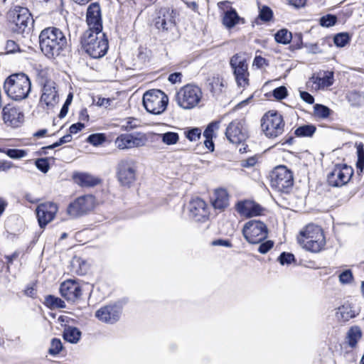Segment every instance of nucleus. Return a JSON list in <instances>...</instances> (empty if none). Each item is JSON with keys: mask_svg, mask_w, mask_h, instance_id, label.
<instances>
[{"mask_svg": "<svg viewBox=\"0 0 364 364\" xmlns=\"http://www.w3.org/2000/svg\"><path fill=\"white\" fill-rule=\"evenodd\" d=\"M42 53L48 58L58 56L68 48V41L63 32L56 27H48L39 35Z\"/></svg>", "mask_w": 364, "mask_h": 364, "instance_id": "nucleus-1", "label": "nucleus"}, {"mask_svg": "<svg viewBox=\"0 0 364 364\" xmlns=\"http://www.w3.org/2000/svg\"><path fill=\"white\" fill-rule=\"evenodd\" d=\"M31 88L29 77L24 73H14L5 80L4 89L6 95L14 100L20 101L28 97Z\"/></svg>", "mask_w": 364, "mask_h": 364, "instance_id": "nucleus-2", "label": "nucleus"}, {"mask_svg": "<svg viewBox=\"0 0 364 364\" xmlns=\"http://www.w3.org/2000/svg\"><path fill=\"white\" fill-rule=\"evenodd\" d=\"M298 242L306 250L317 253L326 245V240L321 227L309 224L300 232Z\"/></svg>", "mask_w": 364, "mask_h": 364, "instance_id": "nucleus-3", "label": "nucleus"}, {"mask_svg": "<svg viewBox=\"0 0 364 364\" xmlns=\"http://www.w3.org/2000/svg\"><path fill=\"white\" fill-rule=\"evenodd\" d=\"M81 44L85 51L93 58L104 56L108 50L107 39L102 31L87 30L81 38Z\"/></svg>", "mask_w": 364, "mask_h": 364, "instance_id": "nucleus-4", "label": "nucleus"}, {"mask_svg": "<svg viewBox=\"0 0 364 364\" xmlns=\"http://www.w3.org/2000/svg\"><path fill=\"white\" fill-rule=\"evenodd\" d=\"M285 123L282 115L271 110L264 114L261 120V127L265 136L274 139L284 132Z\"/></svg>", "mask_w": 364, "mask_h": 364, "instance_id": "nucleus-5", "label": "nucleus"}, {"mask_svg": "<svg viewBox=\"0 0 364 364\" xmlns=\"http://www.w3.org/2000/svg\"><path fill=\"white\" fill-rule=\"evenodd\" d=\"M203 97L201 89L196 85L188 84L176 93V100L179 107L184 109L196 107Z\"/></svg>", "mask_w": 364, "mask_h": 364, "instance_id": "nucleus-6", "label": "nucleus"}, {"mask_svg": "<svg viewBox=\"0 0 364 364\" xmlns=\"http://www.w3.org/2000/svg\"><path fill=\"white\" fill-rule=\"evenodd\" d=\"M167 95L160 90H150L143 95V105L146 110L153 114L163 113L168 105Z\"/></svg>", "mask_w": 364, "mask_h": 364, "instance_id": "nucleus-7", "label": "nucleus"}, {"mask_svg": "<svg viewBox=\"0 0 364 364\" xmlns=\"http://www.w3.org/2000/svg\"><path fill=\"white\" fill-rule=\"evenodd\" d=\"M136 161L131 158L121 159L116 167L117 178L119 183L126 187L134 183L136 179Z\"/></svg>", "mask_w": 364, "mask_h": 364, "instance_id": "nucleus-8", "label": "nucleus"}, {"mask_svg": "<svg viewBox=\"0 0 364 364\" xmlns=\"http://www.w3.org/2000/svg\"><path fill=\"white\" fill-rule=\"evenodd\" d=\"M230 65L239 87L245 88L249 85L248 64L243 53L235 54L230 60Z\"/></svg>", "mask_w": 364, "mask_h": 364, "instance_id": "nucleus-9", "label": "nucleus"}, {"mask_svg": "<svg viewBox=\"0 0 364 364\" xmlns=\"http://www.w3.org/2000/svg\"><path fill=\"white\" fill-rule=\"evenodd\" d=\"M242 234L249 243L258 244L267 237L268 229L263 222L251 220L244 225Z\"/></svg>", "mask_w": 364, "mask_h": 364, "instance_id": "nucleus-10", "label": "nucleus"}, {"mask_svg": "<svg viewBox=\"0 0 364 364\" xmlns=\"http://www.w3.org/2000/svg\"><path fill=\"white\" fill-rule=\"evenodd\" d=\"M294 183L293 174L284 166L274 168L271 175V186L280 192H288Z\"/></svg>", "mask_w": 364, "mask_h": 364, "instance_id": "nucleus-11", "label": "nucleus"}, {"mask_svg": "<svg viewBox=\"0 0 364 364\" xmlns=\"http://www.w3.org/2000/svg\"><path fill=\"white\" fill-rule=\"evenodd\" d=\"M31 14L27 8L15 6L8 13V18L14 25L12 30L17 33H23L31 21Z\"/></svg>", "mask_w": 364, "mask_h": 364, "instance_id": "nucleus-12", "label": "nucleus"}, {"mask_svg": "<svg viewBox=\"0 0 364 364\" xmlns=\"http://www.w3.org/2000/svg\"><path fill=\"white\" fill-rule=\"evenodd\" d=\"M146 142V136L141 132L122 134L118 136L114 141L116 146L122 150L141 147L144 146Z\"/></svg>", "mask_w": 364, "mask_h": 364, "instance_id": "nucleus-13", "label": "nucleus"}, {"mask_svg": "<svg viewBox=\"0 0 364 364\" xmlns=\"http://www.w3.org/2000/svg\"><path fill=\"white\" fill-rule=\"evenodd\" d=\"M353 173V168L346 164H337L328 174L327 181L333 187H340L346 184Z\"/></svg>", "mask_w": 364, "mask_h": 364, "instance_id": "nucleus-14", "label": "nucleus"}, {"mask_svg": "<svg viewBox=\"0 0 364 364\" xmlns=\"http://www.w3.org/2000/svg\"><path fill=\"white\" fill-rule=\"evenodd\" d=\"M95 197L92 195H87L77 198L71 203L68 208V213L72 217H78L86 214L94 208Z\"/></svg>", "mask_w": 364, "mask_h": 364, "instance_id": "nucleus-15", "label": "nucleus"}, {"mask_svg": "<svg viewBox=\"0 0 364 364\" xmlns=\"http://www.w3.org/2000/svg\"><path fill=\"white\" fill-rule=\"evenodd\" d=\"M225 136L230 142L240 144L247 138V132L241 119L232 121L226 128Z\"/></svg>", "mask_w": 364, "mask_h": 364, "instance_id": "nucleus-16", "label": "nucleus"}, {"mask_svg": "<svg viewBox=\"0 0 364 364\" xmlns=\"http://www.w3.org/2000/svg\"><path fill=\"white\" fill-rule=\"evenodd\" d=\"M188 216L196 222L206 221L209 217V210L205 200L200 198L191 200L188 205Z\"/></svg>", "mask_w": 364, "mask_h": 364, "instance_id": "nucleus-17", "label": "nucleus"}, {"mask_svg": "<svg viewBox=\"0 0 364 364\" xmlns=\"http://www.w3.org/2000/svg\"><path fill=\"white\" fill-rule=\"evenodd\" d=\"M86 21L88 30L101 32L102 30V13L100 4L97 2L90 4L87 9Z\"/></svg>", "mask_w": 364, "mask_h": 364, "instance_id": "nucleus-18", "label": "nucleus"}, {"mask_svg": "<svg viewBox=\"0 0 364 364\" xmlns=\"http://www.w3.org/2000/svg\"><path fill=\"white\" fill-rule=\"evenodd\" d=\"M58 211V206L54 203H44L38 205L36 215L39 226L43 228L51 222Z\"/></svg>", "mask_w": 364, "mask_h": 364, "instance_id": "nucleus-19", "label": "nucleus"}, {"mask_svg": "<svg viewBox=\"0 0 364 364\" xmlns=\"http://www.w3.org/2000/svg\"><path fill=\"white\" fill-rule=\"evenodd\" d=\"M82 287L75 280L68 279L63 282L60 287V292L67 301L75 302L82 296Z\"/></svg>", "mask_w": 364, "mask_h": 364, "instance_id": "nucleus-20", "label": "nucleus"}, {"mask_svg": "<svg viewBox=\"0 0 364 364\" xmlns=\"http://www.w3.org/2000/svg\"><path fill=\"white\" fill-rule=\"evenodd\" d=\"M4 124L12 128L20 127L24 121V114L19 107L5 106L2 109Z\"/></svg>", "mask_w": 364, "mask_h": 364, "instance_id": "nucleus-21", "label": "nucleus"}, {"mask_svg": "<svg viewBox=\"0 0 364 364\" xmlns=\"http://www.w3.org/2000/svg\"><path fill=\"white\" fill-rule=\"evenodd\" d=\"M41 102L46 106L47 109L53 108L58 102L56 84L53 80H46L42 89Z\"/></svg>", "mask_w": 364, "mask_h": 364, "instance_id": "nucleus-22", "label": "nucleus"}, {"mask_svg": "<svg viewBox=\"0 0 364 364\" xmlns=\"http://www.w3.org/2000/svg\"><path fill=\"white\" fill-rule=\"evenodd\" d=\"M122 308L117 304L107 305L98 309L95 316L102 322L113 324L120 318Z\"/></svg>", "mask_w": 364, "mask_h": 364, "instance_id": "nucleus-23", "label": "nucleus"}, {"mask_svg": "<svg viewBox=\"0 0 364 364\" xmlns=\"http://www.w3.org/2000/svg\"><path fill=\"white\" fill-rule=\"evenodd\" d=\"M237 211L247 218L257 216L262 214L263 208L252 200H245L237 203Z\"/></svg>", "mask_w": 364, "mask_h": 364, "instance_id": "nucleus-24", "label": "nucleus"}, {"mask_svg": "<svg viewBox=\"0 0 364 364\" xmlns=\"http://www.w3.org/2000/svg\"><path fill=\"white\" fill-rule=\"evenodd\" d=\"M211 203L215 210L223 211L229 205V194L225 188H218L215 190L211 198Z\"/></svg>", "mask_w": 364, "mask_h": 364, "instance_id": "nucleus-25", "label": "nucleus"}, {"mask_svg": "<svg viewBox=\"0 0 364 364\" xmlns=\"http://www.w3.org/2000/svg\"><path fill=\"white\" fill-rule=\"evenodd\" d=\"M172 13L168 9L161 11L162 15L159 16L155 19V26L157 29L167 31L175 26V19Z\"/></svg>", "mask_w": 364, "mask_h": 364, "instance_id": "nucleus-26", "label": "nucleus"}, {"mask_svg": "<svg viewBox=\"0 0 364 364\" xmlns=\"http://www.w3.org/2000/svg\"><path fill=\"white\" fill-rule=\"evenodd\" d=\"M334 75L332 71L324 72L323 76L314 75L310 79L309 82L314 85L316 90L323 89L328 87L333 84Z\"/></svg>", "mask_w": 364, "mask_h": 364, "instance_id": "nucleus-27", "label": "nucleus"}, {"mask_svg": "<svg viewBox=\"0 0 364 364\" xmlns=\"http://www.w3.org/2000/svg\"><path fill=\"white\" fill-rule=\"evenodd\" d=\"M74 180L78 185L82 187H93L100 182L98 178L85 173L75 174Z\"/></svg>", "mask_w": 364, "mask_h": 364, "instance_id": "nucleus-28", "label": "nucleus"}, {"mask_svg": "<svg viewBox=\"0 0 364 364\" xmlns=\"http://www.w3.org/2000/svg\"><path fill=\"white\" fill-rule=\"evenodd\" d=\"M82 333L76 327L65 326L64 328L63 336V338L70 343H77L80 340Z\"/></svg>", "mask_w": 364, "mask_h": 364, "instance_id": "nucleus-29", "label": "nucleus"}, {"mask_svg": "<svg viewBox=\"0 0 364 364\" xmlns=\"http://www.w3.org/2000/svg\"><path fill=\"white\" fill-rule=\"evenodd\" d=\"M89 269L88 264L80 257H74L71 262V271L78 275H85Z\"/></svg>", "mask_w": 364, "mask_h": 364, "instance_id": "nucleus-30", "label": "nucleus"}, {"mask_svg": "<svg viewBox=\"0 0 364 364\" xmlns=\"http://www.w3.org/2000/svg\"><path fill=\"white\" fill-rule=\"evenodd\" d=\"M240 18L236 11L231 9L224 13L223 23L226 28H232L238 23Z\"/></svg>", "mask_w": 364, "mask_h": 364, "instance_id": "nucleus-31", "label": "nucleus"}, {"mask_svg": "<svg viewBox=\"0 0 364 364\" xmlns=\"http://www.w3.org/2000/svg\"><path fill=\"white\" fill-rule=\"evenodd\" d=\"M316 128L313 124H304L297 127L294 130L295 136L298 137H311L314 135Z\"/></svg>", "mask_w": 364, "mask_h": 364, "instance_id": "nucleus-32", "label": "nucleus"}, {"mask_svg": "<svg viewBox=\"0 0 364 364\" xmlns=\"http://www.w3.org/2000/svg\"><path fill=\"white\" fill-rule=\"evenodd\" d=\"M292 38V33L286 28L279 30L274 35L275 41L284 45L289 43Z\"/></svg>", "mask_w": 364, "mask_h": 364, "instance_id": "nucleus-33", "label": "nucleus"}, {"mask_svg": "<svg viewBox=\"0 0 364 364\" xmlns=\"http://www.w3.org/2000/svg\"><path fill=\"white\" fill-rule=\"evenodd\" d=\"M362 333L358 326H353L348 332V344L350 347H355L358 340L361 338Z\"/></svg>", "mask_w": 364, "mask_h": 364, "instance_id": "nucleus-34", "label": "nucleus"}, {"mask_svg": "<svg viewBox=\"0 0 364 364\" xmlns=\"http://www.w3.org/2000/svg\"><path fill=\"white\" fill-rule=\"evenodd\" d=\"M355 148L358 156L356 168L358 173H362L364 169V145L362 142H356Z\"/></svg>", "mask_w": 364, "mask_h": 364, "instance_id": "nucleus-35", "label": "nucleus"}, {"mask_svg": "<svg viewBox=\"0 0 364 364\" xmlns=\"http://www.w3.org/2000/svg\"><path fill=\"white\" fill-rule=\"evenodd\" d=\"M159 139H161L162 142L166 145L176 144L179 139L178 133L173 132H168L163 134H158Z\"/></svg>", "mask_w": 364, "mask_h": 364, "instance_id": "nucleus-36", "label": "nucleus"}, {"mask_svg": "<svg viewBox=\"0 0 364 364\" xmlns=\"http://www.w3.org/2000/svg\"><path fill=\"white\" fill-rule=\"evenodd\" d=\"M331 112L332 111L325 105L316 104L314 106V114L318 118L326 119L330 116Z\"/></svg>", "mask_w": 364, "mask_h": 364, "instance_id": "nucleus-37", "label": "nucleus"}, {"mask_svg": "<svg viewBox=\"0 0 364 364\" xmlns=\"http://www.w3.org/2000/svg\"><path fill=\"white\" fill-rule=\"evenodd\" d=\"M336 315L343 321H347L350 318L355 317V314L351 311L349 306H342L338 309Z\"/></svg>", "mask_w": 364, "mask_h": 364, "instance_id": "nucleus-38", "label": "nucleus"}, {"mask_svg": "<svg viewBox=\"0 0 364 364\" xmlns=\"http://www.w3.org/2000/svg\"><path fill=\"white\" fill-rule=\"evenodd\" d=\"M63 350V344L59 338H54L50 341L48 353L51 355H57Z\"/></svg>", "mask_w": 364, "mask_h": 364, "instance_id": "nucleus-39", "label": "nucleus"}, {"mask_svg": "<svg viewBox=\"0 0 364 364\" xmlns=\"http://www.w3.org/2000/svg\"><path fill=\"white\" fill-rule=\"evenodd\" d=\"M9 157L14 159H18L27 156V152L23 149H8L4 151Z\"/></svg>", "mask_w": 364, "mask_h": 364, "instance_id": "nucleus-40", "label": "nucleus"}, {"mask_svg": "<svg viewBox=\"0 0 364 364\" xmlns=\"http://www.w3.org/2000/svg\"><path fill=\"white\" fill-rule=\"evenodd\" d=\"M350 36L347 33H340L333 38V42L338 47H344L349 43Z\"/></svg>", "mask_w": 364, "mask_h": 364, "instance_id": "nucleus-41", "label": "nucleus"}, {"mask_svg": "<svg viewBox=\"0 0 364 364\" xmlns=\"http://www.w3.org/2000/svg\"><path fill=\"white\" fill-rule=\"evenodd\" d=\"M337 22V17L333 14H326L320 18L319 23L323 27H331Z\"/></svg>", "mask_w": 364, "mask_h": 364, "instance_id": "nucleus-42", "label": "nucleus"}, {"mask_svg": "<svg viewBox=\"0 0 364 364\" xmlns=\"http://www.w3.org/2000/svg\"><path fill=\"white\" fill-rule=\"evenodd\" d=\"M46 303L52 308H64L65 306V302L61 299L51 295L46 297Z\"/></svg>", "mask_w": 364, "mask_h": 364, "instance_id": "nucleus-43", "label": "nucleus"}, {"mask_svg": "<svg viewBox=\"0 0 364 364\" xmlns=\"http://www.w3.org/2000/svg\"><path fill=\"white\" fill-rule=\"evenodd\" d=\"M184 134L189 141H196L200 138L201 130L198 127H195L186 131Z\"/></svg>", "mask_w": 364, "mask_h": 364, "instance_id": "nucleus-44", "label": "nucleus"}, {"mask_svg": "<svg viewBox=\"0 0 364 364\" xmlns=\"http://www.w3.org/2000/svg\"><path fill=\"white\" fill-rule=\"evenodd\" d=\"M273 17V12L272 9L267 6H264L259 11V18L260 20L264 22L269 21Z\"/></svg>", "mask_w": 364, "mask_h": 364, "instance_id": "nucleus-45", "label": "nucleus"}, {"mask_svg": "<svg viewBox=\"0 0 364 364\" xmlns=\"http://www.w3.org/2000/svg\"><path fill=\"white\" fill-rule=\"evenodd\" d=\"M220 122H212L210 123L203 132L205 139H213V132L219 129Z\"/></svg>", "mask_w": 364, "mask_h": 364, "instance_id": "nucleus-46", "label": "nucleus"}, {"mask_svg": "<svg viewBox=\"0 0 364 364\" xmlns=\"http://www.w3.org/2000/svg\"><path fill=\"white\" fill-rule=\"evenodd\" d=\"M339 282L342 284H350L353 280V276L350 269H346L339 274Z\"/></svg>", "mask_w": 364, "mask_h": 364, "instance_id": "nucleus-47", "label": "nucleus"}, {"mask_svg": "<svg viewBox=\"0 0 364 364\" xmlns=\"http://www.w3.org/2000/svg\"><path fill=\"white\" fill-rule=\"evenodd\" d=\"M87 141L94 146H98L105 141V136L103 134H92L88 136Z\"/></svg>", "mask_w": 364, "mask_h": 364, "instance_id": "nucleus-48", "label": "nucleus"}, {"mask_svg": "<svg viewBox=\"0 0 364 364\" xmlns=\"http://www.w3.org/2000/svg\"><path fill=\"white\" fill-rule=\"evenodd\" d=\"M278 259L282 265H284L291 264L294 262L295 258L293 254L284 252L280 255Z\"/></svg>", "mask_w": 364, "mask_h": 364, "instance_id": "nucleus-49", "label": "nucleus"}, {"mask_svg": "<svg viewBox=\"0 0 364 364\" xmlns=\"http://www.w3.org/2000/svg\"><path fill=\"white\" fill-rule=\"evenodd\" d=\"M35 165L38 170L46 173L49 170V164L47 159H38L35 161Z\"/></svg>", "mask_w": 364, "mask_h": 364, "instance_id": "nucleus-50", "label": "nucleus"}, {"mask_svg": "<svg viewBox=\"0 0 364 364\" xmlns=\"http://www.w3.org/2000/svg\"><path fill=\"white\" fill-rule=\"evenodd\" d=\"M72 136L71 134H66L65 136H63V137H61L59 141H56L55 143L50 145V146H46V147H43L42 149H54L55 147H58L63 144H65V143H68V142H70L72 141Z\"/></svg>", "mask_w": 364, "mask_h": 364, "instance_id": "nucleus-51", "label": "nucleus"}, {"mask_svg": "<svg viewBox=\"0 0 364 364\" xmlns=\"http://www.w3.org/2000/svg\"><path fill=\"white\" fill-rule=\"evenodd\" d=\"M287 95V90L284 86H280L273 90V96L277 100H282Z\"/></svg>", "mask_w": 364, "mask_h": 364, "instance_id": "nucleus-52", "label": "nucleus"}, {"mask_svg": "<svg viewBox=\"0 0 364 364\" xmlns=\"http://www.w3.org/2000/svg\"><path fill=\"white\" fill-rule=\"evenodd\" d=\"M5 50L6 53H14L17 51H20L18 45L15 41L11 40L6 41Z\"/></svg>", "mask_w": 364, "mask_h": 364, "instance_id": "nucleus-53", "label": "nucleus"}, {"mask_svg": "<svg viewBox=\"0 0 364 364\" xmlns=\"http://www.w3.org/2000/svg\"><path fill=\"white\" fill-rule=\"evenodd\" d=\"M274 246V242L272 240H267L259 245L258 252L261 254H266Z\"/></svg>", "mask_w": 364, "mask_h": 364, "instance_id": "nucleus-54", "label": "nucleus"}, {"mask_svg": "<svg viewBox=\"0 0 364 364\" xmlns=\"http://www.w3.org/2000/svg\"><path fill=\"white\" fill-rule=\"evenodd\" d=\"M300 97L304 102L309 105H312L314 102V97L307 92L301 91Z\"/></svg>", "mask_w": 364, "mask_h": 364, "instance_id": "nucleus-55", "label": "nucleus"}, {"mask_svg": "<svg viewBox=\"0 0 364 364\" xmlns=\"http://www.w3.org/2000/svg\"><path fill=\"white\" fill-rule=\"evenodd\" d=\"M257 163V159L255 157H250L246 160L241 161V166L245 168H249L254 166Z\"/></svg>", "mask_w": 364, "mask_h": 364, "instance_id": "nucleus-56", "label": "nucleus"}, {"mask_svg": "<svg viewBox=\"0 0 364 364\" xmlns=\"http://www.w3.org/2000/svg\"><path fill=\"white\" fill-rule=\"evenodd\" d=\"M84 127V124L81 122H77L72 124L70 127L69 131L70 134H77L78 132L81 131Z\"/></svg>", "mask_w": 364, "mask_h": 364, "instance_id": "nucleus-57", "label": "nucleus"}, {"mask_svg": "<svg viewBox=\"0 0 364 364\" xmlns=\"http://www.w3.org/2000/svg\"><path fill=\"white\" fill-rule=\"evenodd\" d=\"M182 74L181 73H174L168 76V81L172 84L180 82L181 81Z\"/></svg>", "mask_w": 364, "mask_h": 364, "instance_id": "nucleus-58", "label": "nucleus"}, {"mask_svg": "<svg viewBox=\"0 0 364 364\" xmlns=\"http://www.w3.org/2000/svg\"><path fill=\"white\" fill-rule=\"evenodd\" d=\"M213 246H223L227 247H231L232 244L229 240H216L212 242Z\"/></svg>", "mask_w": 364, "mask_h": 364, "instance_id": "nucleus-59", "label": "nucleus"}, {"mask_svg": "<svg viewBox=\"0 0 364 364\" xmlns=\"http://www.w3.org/2000/svg\"><path fill=\"white\" fill-rule=\"evenodd\" d=\"M112 100L109 98L100 97L97 102V105L100 107H108Z\"/></svg>", "mask_w": 364, "mask_h": 364, "instance_id": "nucleus-60", "label": "nucleus"}, {"mask_svg": "<svg viewBox=\"0 0 364 364\" xmlns=\"http://www.w3.org/2000/svg\"><path fill=\"white\" fill-rule=\"evenodd\" d=\"M253 65L257 68H262L264 65H267V60L262 56H256L254 59Z\"/></svg>", "mask_w": 364, "mask_h": 364, "instance_id": "nucleus-61", "label": "nucleus"}, {"mask_svg": "<svg viewBox=\"0 0 364 364\" xmlns=\"http://www.w3.org/2000/svg\"><path fill=\"white\" fill-rule=\"evenodd\" d=\"M135 120L131 119H127L123 122L124 124H122V127L124 128L125 129H131L136 127V123H134Z\"/></svg>", "mask_w": 364, "mask_h": 364, "instance_id": "nucleus-62", "label": "nucleus"}, {"mask_svg": "<svg viewBox=\"0 0 364 364\" xmlns=\"http://www.w3.org/2000/svg\"><path fill=\"white\" fill-rule=\"evenodd\" d=\"M296 45L297 48H300L302 44V34L301 33H295L292 38Z\"/></svg>", "mask_w": 364, "mask_h": 364, "instance_id": "nucleus-63", "label": "nucleus"}, {"mask_svg": "<svg viewBox=\"0 0 364 364\" xmlns=\"http://www.w3.org/2000/svg\"><path fill=\"white\" fill-rule=\"evenodd\" d=\"M289 3L295 8H301L306 4V0H288Z\"/></svg>", "mask_w": 364, "mask_h": 364, "instance_id": "nucleus-64", "label": "nucleus"}]
</instances>
